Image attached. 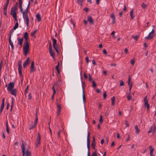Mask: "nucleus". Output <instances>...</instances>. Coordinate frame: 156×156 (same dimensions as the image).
Returning a JSON list of instances; mask_svg holds the SVG:
<instances>
[{
  "instance_id": "obj_1",
  "label": "nucleus",
  "mask_w": 156,
  "mask_h": 156,
  "mask_svg": "<svg viewBox=\"0 0 156 156\" xmlns=\"http://www.w3.org/2000/svg\"><path fill=\"white\" fill-rule=\"evenodd\" d=\"M23 37L25 39L24 42V45L23 48L24 54L26 56L28 52L29 49V45L28 43V34L27 32L25 33Z\"/></svg>"
},
{
  "instance_id": "obj_2",
  "label": "nucleus",
  "mask_w": 156,
  "mask_h": 156,
  "mask_svg": "<svg viewBox=\"0 0 156 156\" xmlns=\"http://www.w3.org/2000/svg\"><path fill=\"white\" fill-rule=\"evenodd\" d=\"M18 9V6L15 5L14 7H12L11 9L10 15L12 16L17 15L16 11Z\"/></svg>"
},
{
  "instance_id": "obj_3",
  "label": "nucleus",
  "mask_w": 156,
  "mask_h": 156,
  "mask_svg": "<svg viewBox=\"0 0 156 156\" xmlns=\"http://www.w3.org/2000/svg\"><path fill=\"white\" fill-rule=\"evenodd\" d=\"M156 130V127L154 125L151 126L149 129V130L148 132V133H152L154 134Z\"/></svg>"
},
{
  "instance_id": "obj_4",
  "label": "nucleus",
  "mask_w": 156,
  "mask_h": 156,
  "mask_svg": "<svg viewBox=\"0 0 156 156\" xmlns=\"http://www.w3.org/2000/svg\"><path fill=\"white\" fill-rule=\"evenodd\" d=\"M15 83L13 82H10L8 84V86L7 87V90L10 91L14 87Z\"/></svg>"
},
{
  "instance_id": "obj_5",
  "label": "nucleus",
  "mask_w": 156,
  "mask_h": 156,
  "mask_svg": "<svg viewBox=\"0 0 156 156\" xmlns=\"http://www.w3.org/2000/svg\"><path fill=\"white\" fill-rule=\"evenodd\" d=\"M18 70L19 71V73L20 76H22V66L21 64V61H19L18 62Z\"/></svg>"
},
{
  "instance_id": "obj_6",
  "label": "nucleus",
  "mask_w": 156,
  "mask_h": 156,
  "mask_svg": "<svg viewBox=\"0 0 156 156\" xmlns=\"http://www.w3.org/2000/svg\"><path fill=\"white\" fill-rule=\"evenodd\" d=\"M154 31L153 29H152V31L149 33L148 36L146 37L145 38L147 39H152L154 35Z\"/></svg>"
},
{
  "instance_id": "obj_7",
  "label": "nucleus",
  "mask_w": 156,
  "mask_h": 156,
  "mask_svg": "<svg viewBox=\"0 0 156 156\" xmlns=\"http://www.w3.org/2000/svg\"><path fill=\"white\" fill-rule=\"evenodd\" d=\"M49 52L51 56L52 57V58H54L55 57V54L54 52H53L52 48L51 45V43L50 42L49 45Z\"/></svg>"
},
{
  "instance_id": "obj_8",
  "label": "nucleus",
  "mask_w": 156,
  "mask_h": 156,
  "mask_svg": "<svg viewBox=\"0 0 156 156\" xmlns=\"http://www.w3.org/2000/svg\"><path fill=\"white\" fill-rule=\"evenodd\" d=\"M12 34V32L11 33V34L9 36V41L10 45L11 46L12 49L13 50L14 49L13 43L12 42L11 40V37Z\"/></svg>"
},
{
  "instance_id": "obj_9",
  "label": "nucleus",
  "mask_w": 156,
  "mask_h": 156,
  "mask_svg": "<svg viewBox=\"0 0 156 156\" xmlns=\"http://www.w3.org/2000/svg\"><path fill=\"white\" fill-rule=\"evenodd\" d=\"M41 136L39 133L38 134L37 137L36 139V147H37L38 145L40 144Z\"/></svg>"
},
{
  "instance_id": "obj_10",
  "label": "nucleus",
  "mask_w": 156,
  "mask_h": 156,
  "mask_svg": "<svg viewBox=\"0 0 156 156\" xmlns=\"http://www.w3.org/2000/svg\"><path fill=\"white\" fill-rule=\"evenodd\" d=\"M90 133L88 132L87 133V147L88 150H89L90 145Z\"/></svg>"
},
{
  "instance_id": "obj_11",
  "label": "nucleus",
  "mask_w": 156,
  "mask_h": 156,
  "mask_svg": "<svg viewBox=\"0 0 156 156\" xmlns=\"http://www.w3.org/2000/svg\"><path fill=\"white\" fill-rule=\"evenodd\" d=\"M22 0H19V7L20 8V11L23 14V9L22 7Z\"/></svg>"
},
{
  "instance_id": "obj_12",
  "label": "nucleus",
  "mask_w": 156,
  "mask_h": 156,
  "mask_svg": "<svg viewBox=\"0 0 156 156\" xmlns=\"http://www.w3.org/2000/svg\"><path fill=\"white\" fill-rule=\"evenodd\" d=\"M28 8L27 7L25 11L23 12V17H28Z\"/></svg>"
},
{
  "instance_id": "obj_13",
  "label": "nucleus",
  "mask_w": 156,
  "mask_h": 156,
  "mask_svg": "<svg viewBox=\"0 0 156 156\" xmlns=\"http://www.w3.org/2000/svg\"><path fill=\"white\" fill-rule=\"evenodd\" d=\"M28 8L27 7L25 11L23 12V17H28Z\"/></svg>"
},
{
  "instance_id": "obj_14",
  "label": "nucleus",
  "mask_w": 156,
  "mask_h": 156,
  "mask_svg": "<svg viewBox=\"0 0 156 156\" xmlns=\"http://www.w3.org/2000/svg\"><path fill=\"white\" fill-rule=\"evenodd\" d=\"M38 120L37 119H35V122L33 125H31L30 126L29 129L30 130L33 129L37 125V123Z\"/></svg>"
},
{
  "instance_id": "obj_15",
  "label": "nucleus",
  "mask_w": 156,
  "mask_h": 156,
  "mask_svg": "<svg viewBox=\"0 0 156 156\" xmlns=\"http://www.w3.org/2000/svg\"><path fill=\"white\" fill-rule=\"evenodd\" d=\"M22 145L21 146V147L22 149V152L23 154L22 156H24L25 155V154L26 153H25V145L24 144H23V140H22Z\"/></svg>"
},
{
  "instance_id": "obj_16",
  "label": "nucleus",
  "mask_w": 156,
  "mask_h": 156,
  "mask_svg": "<svg viewBox=\"0 0 156 156\" xmlns=\"http://www.w3.org/2000/svg\"><path fill=\"white\" fill-rule=\"evenodd\" d=\"M87 20L90 24H94V23L93 19L89 15L87 16Z\"/></svg>"
},
{
  "instance_id": "obj_17",
  "label": "nucleus",
  "mask_w": 156,
  "mask_h": 156,
  "mask_svg": "<svg viewBox=\"0 0 156 156\" xmlns=\"http://www.w3.org/2000/svg\"><path fill=\"white\" fill-rule=\"evenodd\" d=\"M30 61V58L29 57H28L26 60L25 61L23 64V67L24 68H25L27 67V65L29 63V62Z\"/></svg>"
},
{
  "instance_id": "obj_18",
  "label": "nucleus",
  "mask_w": 156,
  "mask_h": 156,
  "mask_svg": "<svg viewBox=\"0 0 156 156\" xmlns=\"http://www.w3.org/2000/svg\"><path fill=\"white\" fill-rule=\"evenodd\" d=\"M57 115H59L61 112V106L60 104H57Z\"/></svg>"
},
{
  "instance_id": "obj_19",
  "label": "nucleus",
  "mask_w": 156,
  "mask_h": 156,
  "mask_svg": "<svg viewBox=\"0 0 156 156\" xmlns=\"http://www.w3.org/2000/svg\"><path fill=\"white\" fill-rule=\"evenodd\" d=\"M96 146L95 144V139L94 137H93V140L92 141V144H91V147L92 149L95 150V146Z\"/></svg>"
},
{
  "instance_id": "obj_20",
  "label": "nucleus",
  "mask_w": 156,
  "mask_h": 156,
  "mask_svg": "<svg viewBox=\"0 0 156 156\" xmlns=\"http://www.w3.org/2000/svg\"><path fill=\"white\" fill-rule=\"evenodd\" d=\"M17 40L18 41V44L20 46H22V45L23 42V38L22 37V38H18Z\"/></svg>"
},
{
  "instance_id": "obj_21",
  "label": "nucleus",
  "mask_w": 156,
  "mask_h": 156,
  "mask_svg": "<svg viewBox=\"0 0 156 156\" xmlns=\"http://www.w3.org/2000/svg\"><path fill=\"white\" fill-rule=\"evenodd\" d=\"M30 69V73H32L34 71V61H32L31 62Z\"/></svg>"
},
{
  "instance_id": "obj_22",
  "label": "nucleus",
  "mask_w": 156,
  "mask_h": 156,
  "mask_svg": "<svg viewBox=\"0 0 156 156\" xmlns=\"http://www.w3.org/2000/svg\"><path fill=\"white\" fill-rule=\"evenodd\" d=\"M23 18L24 20V21H26L27 26V27H28L29 26V17H23Z\"/></svg>"
},
{
  "instance_id": "obj_23",
  "label": "nucleus",
  "mask_w": 156,
  "mask_h": 156,
  "mask_svg": "<svg viewBox=\"0 0 156 156\" xmlns=\"http://www.w3.org/2000/svg\"><path fill=\"white\" fill-rule=\"evenodd\" d=\"M11 94L12 95H14L15 96H16L17 91L16 89H12L11 90H10Z\"/></svg>"
},
{
  "instance_id": "obj_24",
  "label": "nucleus",
  "mask_w": 156,
  "mask_h": 156,
  "mask_svg": "<svg viewBox=\"0 0 156 156\" xmlns=\"http://www.w3.org/2000/svg\"><path fill=\"white\" fill-rule=\"evenodd\" d=\"M53 47L55 49V50L56 51V52L57 53H58L59 51H58V47L57 45V43L55 44H53Z\"/></svg>"
},
{
  "instance_id": "obj_25",
  "label": "nucleus",
  "mask_w": 156,
  "mask_h": 156,
  "mask_svg": "<svg viewBox=\"0 0 156 156\" xmlns=\"http://www.w3.org/2000/svg\"><path fill=\"white\" fill-rule=\"evenodd\" d=\"M110 16L112 19V23H115V18L114 14L113 13L112 14L110 15Z\"/></svg>"
},
{
  "instance_id": "obj_26",
  "label": "nucleus",
  "mask_w": 156,
  "mask_h": 156,
  "mask_svg": "<svg viewBox=\"0 0 156 156\" xmlns=\"http://www.w3.org/2000/svg\"><path fill=\"white\" fill-rule=\"evenodd\" d=\"M57 84V83H55L52 85V90H53V95H55V92H56V91H55V85H56Z\"/></svg>"
},
{
  "instance_id": "obj_27",
  "label": "nucleus",
  "mask_w": 156,
  "mask_h": 156,
  "mask_svg": "<svg viewBox=\"0 0 156 156\" xmlns=\"http://www.w3.org/2000/svg\"><path fill=\"white\" fill-rule=\"evenodd\" d=\"M147 96H146L145 97H144V105L145 106H146V105L148 104V100H147Z\"/></svg>"
},
{
  "instance_id": "obj_28",
  "label": "nucleus",
  "mask_w": 156,
  "mask_h": 156,
  "mask_svg": "<svg viewBox=\"0 0 156 156\" xmlns=\"http://www.w3.org/2000/svg\"><path fill=\"white\" fill-rule=\"evenodd\" d=\"M36 17L37 20L39 21L40 22L41 20V15L38 13L36 15Z\"/></svg>"
},
{
  "instance_id": "obj_29",
  "label": "nucleus",
  "mask_w": 156,
  "mask_h": 156,
  "mask_svg": "<svg viewBox=\"0 0 156 156\" xmlns=\"http://www.w3.org/2000/svg\"><path fill=\"white\" fill-rule=\"evenodd\" d=\"M19 24L17 22H16L15 24V26L13 28V30L11 32V33L12 32H13V31L14 30H15L16 28H17L18 27Z\"/></svg>"
},
{
  "instance_id": "obj_30",
  "label": "nucleus",
  "mask_w": 156,
  "mask_h": 156,
  "mask_svg": "<svg viewBox=\"0 0 156 156\" xmlns=\"http://www.w3.org/2000/svg\"><path fill=\"white\" fill-rule=\"evenodd\" d=\"M25 153L26 156H31V152L28 150H26Z\"/></svg>"
},
{
  "instance_id": "obj_31",
  "label": "nucleus",
  "mask_w": 156,
  "mask_h": 156,
  "mask_svg": "<svg viewBox=\"0 0 156 156\" xmlns=\"http://www.w3.org/2000/svg\"><path fill=\"white\" fill-rule=\"evenodd\" d=\"M135 129L136 130V134H139V129L138 128L137 125H136L135 126Z\"/></svg>"
},
{
  "instance_id": "obj_32",
  "label": "nucleus",
  "mask_w": 156,
  "mask_h": 156,
  "mask_svg": "<svg viewBox=\"0 0 156 156\" xmlns=\"http://www.w3.org/2000/svg\"><path fill=\"white\" fill-rule=\"evenodd\" d=\"M133 9L130 12V15L131 16V19L132 20L134 17V16L133 15Z\"/></svg>"
},
{
  "instance_id": "obj_33",
  "label": "nucleus",
  "mask_w": 156,
  "mask_h": 156,
  "mask_svg": "<svg viewBox=\"0 0 156 156\" xmlns=\"http://www.w3.org/2000/svg\"><path fill=\"white\" fill-rule=\"evenodd\" d=\"M84 0H77V3L80 5L81 6H82V2Z\"/></svg>"
},
{
  "instance_id": "obj_34",
  "label": "nucleus",
  "mask_w": 156,
  "mask_h": 156,
  "mask_svg": "<svg viewBox=\"0 0 156 156\" xmlns=\"http://www.w3.org/2000/svg\"><path fill=\"white\" fill-rule=\"evenodd\" d=\"M83 103H84L85 101L86 100V98L83 89Z\"/></svg>"
},
{
  "instance_id": "obj_35",
  "label": "nucleus",
  "mask_w": 156,
  "mask_h": 156,
  "mask_svg": "<svg viewBox=\"0 0 156 156\" xmlns=\"http://www.w3.org/2000/svg\"><path fill=\"white\" fill-rule=\"evenodd\" d=\"M7 8H6L5 7H3V10L4 11L3 13L5 16L7 15Z\"/></svg>"
},
{
  "instance_id": "obj_36",
  "label": "nucleus",
  "mask_w": 156,
  "mask_h": 156,
  "mask_svg": "<svg viewBox=\"0 0 156 156\" xmlns=\"http://www.w3.org/2000/svg\"><path fill=\"white\" fill-rule=\"evenodd\" d=\"M115 100V97L113 96L111 98L112 105H113L114 104V102Z\"/></svg>"
},
{
  "instance_id": "obj_37",
  "label": "nucleus",
  "mask_w": 156,
  "mask_h": 156,
  "mask_svg": "<svg viewBox=\"0 0 156 156\" xmlns=\"http://www.w3.org/2000/svg\"><path fill=\"white\" fill-rule=\"evenodd\" d=\"M14 99L13 98H12V102H11V108L10 110L11 111L13 105V103H14Z\"/></svg>"
},
{
  "instance_id": "obj_38",
  "label": "nucleus",
  "mask_w": 156,
  "mask_h": 156,
  "mask_svg": "<svg viewBox=\"0 0 156 156\" xmlns=\"http://www.w3.org/2000/svg\"><path fill=\"white\" fill-rule=\"evenodd\" d=\"M132 85H133L132 83H131V85H130L129 86V94H131V88H132Z\"/></svg>"
},
{
  "instance_id": "obj_39",
  "label": "nucleus",
  "mask_w": 156,
  "mask_h": 156,
  "mask_svg": "<svg viewBox=\"0 0 156 156\" xmlns=\"http://www.w3.org/2000/svg\"><path fill=\"white\" fill-rule=\"evenodd\" d=\"M149 149L150 150V153H153L154 151V149L151 146H150L149 147Z\"/></svg>"
},
{
  "instance_id": "obj_40",
  "label": "nucleus",
  "mask_w": 156,
  "mask_h": 156,
  "mask_svg": "<svg viewBox=\"0 0 156 156\" xmlns=\"http://www.w3.org/2000/svg\"><path fill=\"white\" fill-rule=\"evenodd\" d=\"M9 2V0H6V4L4 5V7H5L7 8L8 4Z\"/></svg>"
},
{
  "instance_id": "obj_41",
  "label": "nucleus",
  "mask_w": 156,
  "mask_h": 156,
  "mask_svg": "<svg viewBox=\"0 0 156 156\" xmlns=\"http://www.w3.org/2000/svg\"><path fill=\"white\" fill-rule=\"evenodd\" d=\"M139 37V36L136 35V36H133L132 37L135 39L136 41H137Z\"/></svg>"
},
{
  "instance_id": "obj_42",
  "label": "nucleus",
  "mask_w": 156,
  "mask_h": 156,
  "mask_svg": "<svg viewBox=\"0 0 156 156\" xmlns=\"http://www.w3.org/2000/svg\"><path fill=\"white\" fill-rule=\"evenodd\" d=\"M39 110V109L37 108L36 109V118L35 119H37L38 120V116H37V112Z\"/></svg>"
},
{
  "instance_id": "obj_43",
  "label": "nucleus",
  "mask_w": 156,
  "mask_h": 156,
  "mask_svg": "<svg viewBox=\"0 0 156 156\" xmlns=\"http://www.w3.org/2000/svg\"><path fill=\"white\" fill-rule=\"evenodd\" d=\"M135 62V61H134V59H131L130 63L132 65H133V66L134 65Z\"/></svg>"
},
{
  "instance_id": "obj_44",
  "label": "nucleus",
  "mask_w": 156,
  "mask_h": 156,
  "mask_svg": "<svg viewBox=\"0 0 156 156\" xmlns=\"http://www.w3.org/2000/svg\"><path fill=\"white\" fill-rule=\"evenodd\" d=\"M4 105H1V106L0 107V113H1L2 112V111H3V109L4 108Z\"/></svg>"
},
{
  "instance_id": "obj_45",
  "label": "nucleus",
  "mask_w": 156,
  "mask_h": 156,
  "mask_svg": "<svg viewBox=\"0 0 156 156\" xmlns=\"http://www.w3.org/2000/svg\"><path fill=\"white\" fill-rule=\"evenodd\" d=\"M127 83H128V85L129 86V85H131V83H130V78L129 76V77L128 80L127 81Z\"/></svg>"
},
{
  "instance_id": "obj_46",
  "label": "nucleus",
  "mask_w": 156,
  "mask_h": 156,
  "mask_svg": "<svg viewBox=\"0 0 156 156\" xmlns=\"http://www.w3.org/2000/svg\"><path fill=\"white\" fill-rule=\"evenodd\" d=\"M59 62H58V65L55 67V68L56 69V70L58 69H59Z\"/></svg>"
},
{
  "instance_id": "obj_47",
  "label": "nucleus",
  "mask_w": 156,
  "mask_h": 156,
  "mask_svg": "<svg viewBox=\"0 0 156 156\" xmlns=\"http://www.w3.org/2000/svg\"><path fill=\"white\" fill-rule=\"evenodd\" d=\"M127 98L128 100V101H129L131 99V95H130V94H129H129L128 96H127Z\"/></svg>"
},
{
  "instance_id": "obj_48",
  "label": "nucleus",
  "mask_w": 156,
  "mask_h": 156,
  "mask_svg": "<svg viewBox=\"0 0 156 156\" xmlns=\"http://www.w3.org/2000/svg\"><path fill=\"white\" fill-rule=\"evenodd\" d=\"M124 82L122 80H120V86H122L124 85Z\"/></svg>"
},
{
  "instance_id": "obj_49",
  "label": "nucleus",
  "mask_w": 156,
  "mask_h": 156,
  "mask_svg": "<svg viewBox=\"0 0 156 156\" xmlns=\"http://www.w3.org/2000/svg\"><path fill=\"white\" fill-rule=\"evenodd\" d=\"M28 87H29V85H27V86L26 89L25 90V95H26V94H27V90H28Z\"/></svg>"
},
{
  "instance_id": "obj_50",
  "label": "nucleus",
  "mask_w": 156,
  "mask_h": 156,
  "mask_svg": "<svg viewBox=\"0 0 156 156\" xmlns=\"http://www.w3.org/2000/svg\"><path fill=\"white\" fill-rule=\"evenodd\" d=\"M92 86L94 87H96V84L94 81H93L92 82Z\"/></svg>"
},
{
  "instance_id": "obj_51",
  "label": "nucleus",
  "mask_w": 156,
  "mask_h": 156,
  "mask_svg": "<svg viewBox=\"0 0 156 156\" xmlns=\"http://www.w3.org/2000/svg\"><path fill=\"white\" fill-rule=\"evenodd\" d=\"M36 31H37V30H36L34 31L33 32H32L30 34L31 36H34V35L35 34L36 32Z\"/></svg>"
},
{
  "instance_id": "obj_52",
  "label": "nucleus",
  "mask_w": 156,
  "mask_h": 156,
  "mask_svg": "<svg viewBox=\"0 0 156 156\" xmlns=\"http://www.w3.org/2000/svg\"><path fill=\"white\" fill-rule=\"evenodd\" d=\"M141 6L142 8L144 9L146 8V5L143 3L141 4Z\"/></svg>"
},
{
  "instance_id": "obj_53",
  "label": "nucleus",
  "mask_w": 156,
  "mask_h": 156,
  "mask_svg": "<svg viewBox=\"0 0 156 156\" xmlns=\"http://www.w3.org/2000/svg\"><path fill=\"white\" fill-rule=\"evenodd\" d=\"M103 98L104 99H105L106 98L107 95H106V92H105L103 94Z\"/></svg>"
},
{
  "instance_id": "obj_54",
  "label": "nucleus",
  "mask_w": 156,
  "mask_h": 156,
  "mask_svg": "<svg viewBox=\"0 0 156 156\" xmlns=\"http://www.w3.org/2000/svg\"><path fill=\"white\" fill-rule=\"evenodd\" d=\"M91 156H97L96 150L94 152L92 153Z\"/></svg>"
},
{
  "instance_id": "obj_55",
  "label": "nucleus",
  "mask_w": 156,
  "mask_h": 156,
  "mask_svg": "<svg viewBox=\"0 0 156 156\" xmlns=\"http://www.w3.org/2000/svg\"><path fill=\"white\" fill-rule=\"evenodd\" d=\"M32 97V96L31 93H30L28 95V99L30 100Z\"/></svg>"
},
{
  "instance_id": "obj_56",
  "label": "nucleus",
  "mask_w": 156,
  "mask_h": 156,
  "mask_svg": "<svg viewBox=\"0 0 156 156\" xmlns=\"http://www.w3.org/2000/svg\"><path fill=\"white\" fill-rule=\"evenodd\" d=\"M52 39L53 41V44H54L57 43V40L55 39L52 38Z\"/></svg>"
},
{
  "instance_id": "obj_57",
  "label": "nucleus",
  "mask_w": 156,
  "mask_h": 156,
  "mask_svg": "<svg viewBox=\"0 0 156 156\" xmlns=\"http://www.w3.org/2000/svg\"><path fill=\"white\" fill-rule=\"evenodd\" d=\"M99 122L101 123H102V115H100V119H99Z\"/></svg>"
},
{
  "instance_id": "obj_58",
  "label": "nucleus",
  "mask_w": 156,
  "mask_h": 156,
  "mask_svg": "<svg viewBox=\"0 0 156 156\" xmlns=\"http://www.w3.org/2000/svg\"><path fill=\"white\" fill-rule=\"evenodd\" d=\"M125 124H126V127H128L129 126V124L128 123V122L127 121H125Z\"/></svg>"
},
{
  "instance_id": "obj_59",
  "label": "nucleus",
  "mask_w": 156,
  "mask_h": 156,
  "mask_svg": "<svg viewBox=\"0 0 156 156\" xmlns=\"http://www.w3.org/2000/svg\"><path fill=\"white\" fill-rule=\"evenodd\" d=\"M6 131L9 134V126H7V127H6Z\"/></svg>"
},
{
  "instance_id": "obj_60",
  "label": "nucleus",
  "mask_w": 156,
  "mask_h": 156,
  "mask_svg": "<svg viewBox=\"0 0 156 156\" xmlns=\"http://www.w3.org/2000/svg\"><path fill=\"white\" fill-rule=\"evenodd\" d=\"M103 52L104 54H106L107 53V52L106 50L105 49H104L103 50Z\"/></svg>"
},
{
  "instance_id": "obj_61",
  "label": "nucleus",
  "mask_w": 156,
  "mask_h": 156,
  "mask_svg": "<svg viewBox=\"0 0 156 156\" xmlns=\"http://www.w3.org/2000/svg\"><path fill=\"white\" fill-rule=\"evenodd\" d=\"M83 10L86 12H87L89 11V9L87 7H85L84 8Z\"/></svg>"
},
{
  "instance_id": "obj_62",
  "label": "nucleus",
  "mask_w": 156,
  "mask_h": 156,
  "mask_svg": "<svg viewBox=\"0 0 156 156\" xmlns=\"http://www.w3.org/2000/svg\"><path fill=\"white\" fill-rule=\"evenodd\" d=\"M85 60H86V62L87 63H88V62H89V59H88V57L87 56L85 58Z\"/></svg>"
},
{
  "instance_id": "obj_63",
  "label": "nucleus",
  "mask_w": 156,
  "mask_h": 156,
  "mask_svg": "<svg viewBox=\"0 0 156 156\" xmlns=\"http://www.w3.org/2000/svg\"><path fill=\"white\" fill-rule=\"evenodd\" d=\"M61 132V130H59L58 131V138L60 137V134Z\"/></svg>"
},
{
  "instance_id": "obj_64",
  "label": "nucleus",
  "mask_w": 156,
  "mask_h": 156,
  "mask_svg": "<svg viewBox=\"0 0 156 156\" xmlns=\"http://www.w3.org/2000/svg\"><path fill=\"white\" fill-rule=\"evenodd\" d=\"M89 80L90 81L92 80V77H91V75L90 74H89Z\"/></svg>"
}]
</instances>
